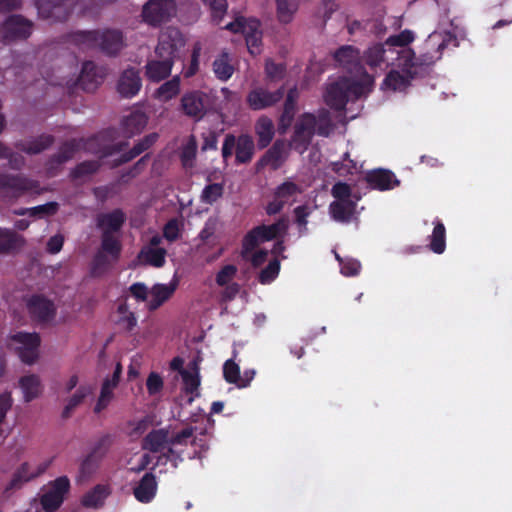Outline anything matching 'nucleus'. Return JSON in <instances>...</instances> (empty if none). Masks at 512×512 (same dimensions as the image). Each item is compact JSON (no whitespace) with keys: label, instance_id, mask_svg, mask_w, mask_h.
Listing matches in <instances>:
<instances>
[{"label":"nucleus","instance_id":"e433bc0d","mask_svg":"<svg viewBox=\"0 0 512 512\" xmlns=\"http://www.w3.org/2000/svg\"><path fill=\"white\" fill-rule=\"evenodd\" d=\"M54 142L53 135L41 134L29 141L17 144V148L29 155H36L50 148Z\"/></svg>","mask_w":512,"mask_h":512},{"label":"nucleus","instance_id":"2f4dec72","mask_svg":"<svg viewBox=\"0 0 512 512\" xmlns=\"http://www.w3.org/2000/svg\"><path fill=\"white\" fill-rule=\"evenodd\" d=\"M147 123V115L140 110H135L123 119L122 127L125 135L127 137H132L140 134L146 127Z\"/></svg>","mask_w":512,"mask_h":512},{"label":"nucleus","instance_id":"423d86ee","mask_svg":"<svg viewBox=\"0 0 512 512\" xmlns=\"http://www.w3.org/2000/svg\"><path fill=\"white\" fill-rule=\"evenodd\" d=\"M235 153V164H249L255 155V142L251 135L242 133L235 136L232 133L225 135L221 155L224 162H227Z\"/></svg>","mask_w":512,"mask_h":512},{"label":"nucleus","instance_id":"f704fd0d","mask_svg":"<svg viewBox=\"0 0 512 512\" xmlns=\"http://www.w3.org/2000/svg\"><path fill=\"white\" fill-rule=\"evenodd\" d=\"M254 228L261 242H266L274 240L284 234L288 229V222L285 217H281L271 225L261 224Z\"/></svg>","mask_w":512,"mask_h":512},{"label":"nucleus","instance_id":"0eeeda50","mask_svg":"<svg viewBox=\"0 0 512 512\" xmlns=\"http://www.w3.org/2000/svg\"><path fill=\"white\" fill-rule=\"evenodd\" d=\"M111 444V435L105 434L101 436L93 444L90 451L80 459L77 476L79 482L88 481L96 474Z\"/></svg>","mask_w":512,"mask_h":512},{"label":"nucleus","instance_id":"338daca9","mask_svg":"<svg viewBox=\"0 0 512 512\" xmlns=\"http://www.w3.org/2000/svg\"><path fill=\"white\" fill-rule=\"evenodd\" d=\"M65 163L57 154L51 155L45 163L46 175L48 177L57 176Z\"/></svg>","mask_w":512,"mask_h":512},{"label":"nucleus","instance_id":"9d476101","mask_svg":"<svg viewBox=\"0 0 512 512\" xmlns=\"http://www.w3.org/2000/svg\"><path fill=\"white\" fill-rule=\"evenodd\" d=\"M33 30V22L20 14L8 16L0 25V37L3 43L9 44L28 39Z\"/></svg>","mask_w":512,"mask_h":512},{"label":"nucleus","instance_id":"c756f323","mask_svg":"<svg viewBox=\"0 0 512 512\" xmlns=\"http://www.w3.org/2000/svg\"><path fill=\"white\" fill-rule=\"evenodd\" d=\"M358 200L359 197H355V200L333 201L329 206L331 217L337 222L349 223L355 214Z\"/></svg>","mask_w":512,"mask_h":512},{"label":"nucleus","instance_id":"79ce46f5","mask_svg":"<svg viewBox=\"0 0 512 512\" xmlns=\"http://www.w3.org/2000/svg\"><path fill=\"white\" fill-rule=\"evenodd\" d=\"M415 79L398 70H391L383 80V86L393 91H404L410 85L411 81Z\"/></svg>","mask_w":512,"mask_h":512},{"label":"nucleus","instance_id":"6ab92c4d","mask_svg":"<svg viewBox=\"0 0 512 512\" xmlns=\"http://www.w3.org/2000/svg\"><path fill=\"white\" fill-rule=\"evenodd\" d=\"M394 54H397V67L401 69V72L414 78L418 77L424 71L425 66L433 62L432 57L428 62L417 58L415 52L410 48L400 51L395 50Z\"/></svg>","mask_w":512,"mask_h":512},{"label":"nucleus","instance_id":"c9c22d12","mask_svg":"<svg viewBox=\"0 0 512 512\" xmlns=\"http://www.w3.org/2000/svg\"><path fill=\"white\" fill-rule=\"evenodd\" d=\"M19 386L23 392L24 401L27 403L38 398L43 390L41 380L36 374L21 377L19 379Z\"/></svg>","mask_w":512,"mask_h":512},{"label":"nucleus","instance_id":"ddd939ff","mask_svg":"<svg viewBox=\"0 0 512 512\" xmlns=\"http://www.w3.org/2000/svg\"><path fill=\"white\" fill-rule=\"evenodd\" d=\"M30 318L38 324H48L54 320L57 308L54 302L44 295L34 294L26 302Z\"/></svg>","mask_w":512,"mask_h":512},{"label":"nucleus","instance_id":"4be33fe9","mask_svg":"<svg viewBox=\"0 0 512 512\" xmlns=\"http://www.w3.org/2000/svg\"><path fill=\"white\" fill-rule=\"evenodd\" d=\"M105 73L93 61H85L78 78V84L86 92H94L102 84Z\"/></svg>","mask_w":512,"mask_h":512},{"label":"nucleus","instance_id":"6e6552de","mask_svg":"<svg viewBox=\"0 0 512 512\" xmlns=\"http://www.w3.org/2000/svg\"><path fill=\"white\" fill-rule=\"evenodd\" d=\"M40 192L37 180L30 179L23 174L0 173V194L2 197L16 200L27 193Z\"/></svg>","mask_w":512,"mask_h":512},{"label":"nucleus","instance_id":"c85d7f7f","mask_svg":"<svg viewBox=\"0 0 512 512\" xmlns=\"http://www.w3.org/2000/svg\"><path fill=\"white\" fill-rule=\"evenodd\" d=\"M299 93L296 87L288 90L279 119V130L285 132L292 124L297 110V99Z\"/></svg>","mask_w":512,"mask_h":512},{"label":"nucleus","instance_id":"5fc2aeb1","mask_svg":"<svg viewBox=\"0 0 512 512\" xmlns=\"http://www.w3.org/2000/svg\"><path fill=\"white\" fill-rule=\"evenodd\" d=\"M181 376L184 385V391L187 394H194L198 396V388L200 386V377L197 371L190 372L187 370L181 371Z\"/></svg>","mask_w":512,"mask_h":512},{"label":"nucleus","instance_id":"bb28decb","mask_svg":"<svg viewBox=\"0 0 512 512\" xmlns=\"http://www.w3.org/2000/svg\"><path fill=\"white\" fill-rule=\"evenodd\" d=\"M157 492L156 477L152 472H147L133 489L135 498L141 503H149Z\"/></svg>","mask_w":512,"mask_h":512},{"label":"nucleus","instance_id":"052dcab7","mask_svg":"<svg viewBox=\"0 0 512 512\" xmlns=\"http://www.w3.org/2000/svg\"><path fill=\"white\" fill-rule=\"evenodd\" d=\"M337 260L340 263V270L344 276H356L361 270V263L352 258L341 259L336 255Z\"/></svg>","mask_w":512,"mask_h":512},{"label":"nucleus","instance_id":"603ef678","mask_svg":"<svg viewBox=\"0 0 512 512\" xmlns=\"http://www.w3.org/2000/svg\"><path fill=\"white\" fill-rule=\"evenodd\" d=\"M414 38V33L411 30L405 29L399 34L388 37L386 45L391 49H394L395 47L406 49L405 47L413 42Z\"/></svg>","mask_w":512,"mask_h":512},{"label":"nucleus","instance_id":"774afa93","mask_svg":"<svg viewBox=\"0 0 512 512\" xmlns=\"http://www.w3.org/2000/svg\"><path fill=\"white\" fill-rule=\"evenodd\" d=\"M311 214V209L307 205H300L294 209L295 222L299 226L300 231L307 230V218Z\"/></svg>","mask_w":512,"mask_h":512},{"label":"nucleus","instance_id":"5701e85b","mask_svg":"<svg viewBox=\"0 0 512 512\" xmlns=\"http://www.w3.org/2000/svg\"><path fill=\"white\" fill-rule=\"evenodd\" d=\"M365 181L370 188L380 191L391 190L400 184L392 171L382 168L368 171Z\"/></svg>","mask_w":512,"mask_h":512},{"label":"nucleus","instance_id":"864d4df0","mask_svg":"<svg viewBox=\"0 0 512 512\" xmlns=\"http://www.w3.org/2000/svg\"><path fill=\"white\" fill-rule=\"evenodd\" d=\"M280 271V262L278 259H273L269 262V264L260 271L258 276V281L261 284H269L274 281Z\"/></svg>","mask_w":512,"mask_h":512},{"label":"nucleus","instance_id":"49530a36","mask_svg":"<svg viewBox=\"0 0 512 512\" xmlns=\"http://www.w3.org/2000/svg\"><path fill=\"white\" fill-rule=\"evenodd\" d=\"M429 248L436 254H442L446 248V229L441 221L435 223L430 236Z\"/></svg>","mask_w":512,"mask_h":512},{"label":"nucleus","instance_id":"de8ad7c7","mask_svg":"<svg viewBox=\"0 0 512 512\" xmlns=\"http://www.w3.org/2000/svg\"><path fill=\"white\" fill-rule=\"evenodd\" d=\"M90 393V388L86 386H80L76 392L69 398L66 406L64 407L61 417L68 419L71 417L74 409L79 406L87 395Z\"/></svg>","mask_w":512,"mask_h":512},{"label":"nucleus","instance_id":"a211bd4d","mask_svg":"<svg viewBox=\"0 0 512 512\" xmlns=\"http://www.w3.org/2000/svg\"><path fill=\"white\" fill-rule=\"evenodd\" d=\"M67 2L68 0H36L35 5L40 18L52 22H63L70 15Z\"/></svg>","mask_w":512,"mask_h":512},{"label":"nucleus","instance_id":"4468645a","mask_svg":"<svg viewBox=\"0 0 512 512\" xmlns=\"http://www.w3.org/2000/svg\"><path fill=\"white\" fill-rule=\"evenodd\" d=\"M70 490V480L67 476H60L50 483V489L40 497L44 511L55 512L62 505L65 495Z\"/></svg>","mask_w":512,"mask_h":512},{"label":"nucleus","instance_id":"a19ab883","mask_svg":"<svg viewBox=\"0 0 512 512\" xmlns=\"http://www.w3.org/2000/svg\"><path fill=\"white\" fill-rule=\"evenodd\" d=\"M109 493L110 491L107 485L97 484L82 497L81 503L87 508L101 507Z\"/></svg>","mask_w":512,"mask_h":512},{"label":"nucleus","instance_id":"4c0bfd02","mask_svg":"<svg viewBox=\"0 0 512 512\" xmlns=\"http://www.w3.org/2000/svg\"><path fill=\"white\" fill-rule=\"evenodd\" d=\"M167 251L164 248L143 247L138 253L137 259L143 265L156 268L164 266Z\"/></svg>","mask_w":512,"mask_h":512},{"label":"nucleus","instance_id":"f03ea898","mask_svg":"<svg viewBox=\"0 0 512 512\" xmlns=\"http://www.w3.org/2000/svg\"><path fill=\"white\" fill-rule=\"evenodd\" d=\"M66 41L81 50L99 49L108 56H116L125 47L123 32L118 29L79 30L66 35Z\"/></svg>","mask_w":512,"mask_h":512},{"label":"nucleus","instance_id":"c03bdc74","mask_svg":"<svg viewBox=\"0 0 512 512\" xmlns=\"http://www.w3.org/2000/svg\"><path fill=\"white\" fill-rule=\"evenodd\" d=\"M213 71L216 77L221 81H227L231 78L234 68L230 63L229 54L222 52L213 62Z\"/></svg>","mask_w":512,"mask_h":512},{"label":"nucleus","instance_id":"f257e3e1","mask_svg":"<svg viewBox=\"0 0 512 512\" xmlns=\"http://www.w3.org/2000/svg\"><path fill=\"white\" fill-rule=\"evenodd\" d=\"M185 46V38L177 28H168L163 32L155 49L157 59L150 60L145 66V75L152 82H159L171 74L175 59Z\"/></svg>","mask_w":512,"mask_h":512},{"label":"nucleus","instance_id":"dca6fc26","mask_svg":"<svg viewBox=\"0 0 512 512\" xmlns=\"http://www.w3.org/2000/svg\"><path fill=\"white\" fill-rule=\"evenodd\" d=\"M285 94L284 86L270 92L263 87H256L249 91L246 97L248 107L254 111L264 110L278 103Z\"/></svg>","mask_w":512,"mask_h":512},{"label":"nucleus","instance_id":"1a4fd4ad","mask_svg":"<svg viewBox=\"0 0 512 512\" xmlns=\"http://www.w3.org/2000/svg\"><path fill=\"white\" fill-rule=\"evenodd\" d=\"M175 13V0H148L142 7L141 16L149 26L159 27L170 21Z\"/></svg>","mask_w":512,"mask_h":512},{"label":"nucleus","instance_id":"7ed1b4c3","mask_svg":"<svg viewBox=\"0 0 512 512\" xmlns=\"http://www.w3.org/2000/svg\"><path fill=\"white\" fill-rule=\"evenodd\" d=\"M108 132H100L88 139L72 138L61 144L56 153L64 162L71 160L80 148L97 155L100 159H105L117 153L123 152L129 145L128 141H119L116 143H104Z\"/></svg>","mask_w":512,"mask_h":512},{"label":"nucleus","instance_id":"680f3d73","mask_svg":"<svg viewBox=\"0 0 512 512\" xmlns=\"http://www.w3.org/2000/svg\"><path fill=\"white\" fill-rule=\"evenodd\" d=\"M59 205L57 202H48L43 205H38L29 208V216L31 217H44L52 216L57 213Z\"/></svg>","mask_w":512,"mask_h":512},{"label":"nucleus","instance_id":"6e6d98bb","mask_svg":"<svg viewBox=\"0 0 512 512\" xmlns=\"http://www.w3.org/2000/svg\"><path fill=\"white\" fill-rule=\"evenodd\" d=\"M203 3L208 6L211 10L212 20L219 24L226 11H227V1L226 0H203Z\"/></svg>","mask_w":512,"mask_h":512},{"label":"nucleus","instance_id":"393cba45","mask_svg":"<svg viewBox=\"0 0 512 512\" xmlns=\"http://www.w3.org/2000/svg\"><path fill=\"white\" fill-rule=\"evenodd\" d=\"M141 87L142 81L139 72L134 68L124 70L117 84V90L124 98L134 97Z\"/></svg>","mask_w":512,"mask_h":512},{"label":"nucleus","instance_id":"39448f33","mask_svg":"<svg viewBox=\"0 0 512 512\" xmlns=\"http://www.w3.org/2000/svg\"><path fill=\"white\" fill-rule=\"evenodd\" d=\"M125 221V213L119 208L97 215L96 226L101 230V241L104 250L116 252L118 246H122L119 237L115 234L121 231Z\"/></svg>","mask_w":512,"mask_h":512},{"label":"nucleus","instance_id":"f3484780","mask_svg":"<svg viewBox=\"0 0 512 512\" xmlns=\"http://www.w3.org/2000/svg\"><path fill=\"white\" fill-rule=\"evenodd\" d=\"M208 100V95L202 91L186 92L181 98V109L186 116L200 120L207 112Z\"/></svg>","mask_w":512,"mask_h":512},{"label":"nucleus","instance_id":"e2e57ef3","mask_svg":"<svg viewBox=\"0 0 512 512\" xmlns=\"http://www.w3.org/2000/svg\"><path fill=\"white\" fill-rule=\"evenodd\" d=\"M286 67L282 63H275L272 60H267L265 64V73L269 80H280L284 78Z\"/></svg>","mask_w":512,"mask_h":512},{"label":"nucleus","instance_id":"20e7f679","mask_svg":"<svg viewBox=\"0 0 512 512\" xmlns=\"http://www.w3.org/2000/svg\"><path fill=\"white\" fill-rule=\"evenodd\" d=\"M363 91L364 87L360 82L342 77L327 86L324 98L332 109L344 111L348 101L360 98Z\"/></svg>","mask_w":512,"mask_h":512},{"label":"nucleus","instance_id":"8fccbe9b","mask_svg":"<svg viewBox=\"0 0 512 512\" xmlns=\"http://www.w3.org/2000/svg\"><path fill=\"white\" fill-rule=\"evenodd\" d=\"M334 129V124L327 110H322L316 116V133L319 136L328 137Z\"/></svg>","mask_w":512,"mask_h":512},{"label":"nucleus","instance_id":"37998d69","mask_svg":"<svg viewBox=\"0 0 512 512\" xmlns=\"http://www.w3.org/2000/svg\"><path fill=\"white\" fill-rule=\"evenodd\" d=\"M302 193V188L291 180H285L278 185L273 193V197L283 201L286 205L291 199Z\"/></svg>","mask_w":512,"mask_h":512},{"label":"nucleus","instance_id":"9b49d317","mask_svg":"<svg viewBox=\"0 0 512 512\" xmlns=\"http://www.w3.org/2000/svg\"><path fill=\"white\" fill-rule=\"evenodd\" d=\"M11 341L18 345L16 352L23 363L31 365L37 361L41 344L38 333L17 332L11 336Z\"/></svg>","mask_w":512,"mask_h":512},{"label":"nucleus","instance_id":"ea45409f","mask_svg":"<svg viewBox=\"0 0 512 512\" xmlns=\"http://www.w3.org/2000/svg\"><path fill=\"white\" fill-rule=\"evenodd\" d=\"M176 289L175 284H155L151 288V300L148 303V309L154 311L164 304L173 295Z\"/></svg>","mask_w":512,"mask_h":512},{"label":"nucleus","instance_id":"3c124183","mask_svg":"<svg viewBox=\"0 0 512 512\" xmlns=\"http://www.w3.org/2000/svg\"><path fill=\"white\" fill-rule=\"evenodd\" d=\"M278 19L282 23H289L292 19L297 5L294 0H276Z\"/></svg>","mask_w":512,"mask_h":512},{"label":"nucleus","instance_id":"bf43d9fd","mask_svg":"<svg viewBox=\"0 0 512 512\" xmlns=\"http://www.w3.org/2000/svg\"><path fill=\"white\" fill-rule=\"evenodd\" d=\"M223 377L226 382L236 384L240 380V368L232 359L227 360L223 365Z\"/></svg>","mask_w":512,"mask_h":512},{"label":"nucleus","instance_id":"473e14b6","mask_svg":"<svg viewBox=\"0 0 512 512\" xmlns=\"http://www.w3.org/2000/svg\"><path fill=\"white\" fill-rule=\"evenodd\" d=\"M35 479L33 467L29 462H23L13 473L11 480L5 486L4 492L9 493L20 489L25 483Z\"/></svg>","mask_w":512,"mask_h":512},{"label":"nucleus","instance_id":"0e129e2a","mask_svg":"<svg viewBox=\"0 0 512 512\" xmlns=\"http://www.w3.org/2000/svg\"><path fill=\"white\" fill-rule=\"evenodd\" d=\"M332 196L336 199L335 201H348L353 200L351 198L352 191L349 184L345 182H337L333 185L331 190Z\"/></svg>","mask_w":512,"mask_h":512},{"label":"nucleus","instance_id":"13d9d810","mask_svg":"<svg viewBox=\"0 0 512 512\" xmlns=\"http://www.w3.org/2000/svg\"><path fill=\"white\" fill-rule=\"evenodd\" d=\"M262 243L259 235L256 233L255 228H252L250 231L246 233L242 240V251L241 255L243 258H246L249 253L254 251V249Z\"/></svg>","mask_w":512,"mask_h":512},{"label":"nucleus","instance_id":"aec40b11","mask_svg":"<svg viewBox=\"0 0 512 512\" xmlns=\"http://www.w3.org/2000/svg\"><path fill=\"white\" fill-rule=\"evenodd\" d=\"M122 246H118V251H107L103 249L101 241L99 250L95 253L90 264V274L92 277H101L106 274L113 263L120 259Z\"/></svg>","mask_w":512,"mask_h":512},{"label":"nucleus","instance_id":"412c9836","mask_svg":"<svg viewBox=\"0 0 512 512\" xmlns=\"http://www.w3.org/2000/svg\"><path fill=\"white\" fill-rule=\"evenodd\" d=\"M286 160V144L283 140H276L273 145L256 162L257 172L269 166L273 171L278 170Z\"/></svg>","mask_w":512,"mask_h":512},{"label":"nucleus","instance_id":"09e8293b","mask_svg":"<svg viewBox=\"0 0 512 512\" xmlns=\"http://www.w3.org/2000/svg\"><path fill=\"white\" fill-rule=\"evenodd\" d=\"M101 167V163L98 160H85L78 163L70 172V177L73 180L83 178L88 175H93Z\"/></svg>","mask_w":512,"mask_h":512},{"label":"nucleus","instance_id":"2eb2a0df","mask_svg":"<svg viewBox=\"0 0 512 512\" xmlns=\"http://www.w3.org/2000/svg\"><path fill=\"white\" fill-rule=\"evenodd\" d=\"M225 29L234 33H242L245 36L247 47L251 54L259 52L261 44V33L259 31V21L251 20L249 23L243 17L225 25Z\"/></svg>","mask_w":512,"mask_h":512},{"label":"nucleus","instance_id":"b1692460","mask_svg":"<svg viewBox=\"0 0 512 512\" xmlns=\"http://www.w3.org/2000/svg\"><path fill=\"white\" fill-rule=\"evenodd\" d=\"M334 60L349 73H358L362 69L360 62V51L352 45H344L338 48Z\"/></svg>","mask_w":512,"mask_h":512},{"label":"nucleus","instance_id":"a18cd8bd","mask_svg":"<svg viewBox=\"0 0 512 512\" xmlns=\"http://www.w3.org/2000/svg\"><path fill=\"white\" fill-rule=\"evenodd\" d=\"M180 91V77L174 76L172 79L164 82L156 91L155 97L163 102H167L178 95Z\"/></svg>","mask_w":512,"mask_h":512},{"label":"nucleus","instance_id":"f8f14e48","mask_svg":"<svg viewBox=\"0 0 512 512\" xmlns=\"http://www.w3.org/2000/svg\"><path fill=\"white\" fill-rule=\"evenodd\" d=\"M316 133V116L311 113H304L300 116L294 126L291 143L295 150L304 152L311 144Z\"/></svg>","mask_w":512,"mask_h":512},{"label":"nucleus","instance_id":"69168bd1","mask_svg":"<svg viewBox=\"0 0 512 512\" xmlns=\"http://www.w3.org/2000/svg\"><path fill=\"white\" fill-rule=\"evenodd\" d=\"M237 268L235 265L228 264L220 269L216 274V283L219 286L227 285L236 275Z\"/></svg>","mask_w":512,"mask_h":512},{"label":"nucleus","instance_id":"58836bf2","mask_svg":"<svg viewBox=\"0 0 512 512\" xmlns=\"http://www.w3.org/2000/svg\"><path fill=\"white\" fill-rule=\"evenodd\" d=\"M24 238L9 229H0V254H9L21 249Z\"/></svg>","mask_w":512,"mask_h":512},{"label":"nucleus","instance_id":"a878e982","mask_svg":"<svg viewBox=\"0 0 512 512\" xmlns=\"http://www.w3.org/2000/svg\"><path fill=\"white\" fill-rule=\"evenodd\" d=\"M157 139V133H150L145 135L129 151L123 152L118 158L114 159L112 162V167L116 168L132 161L137 156L150 149L155 144Z\"/></svg>","mask_w":512,"mask_h":512},{"label":"nucleus","instance_id":"72a5a7b5","mask_svg":"<svg viewBox=\"0 0 512 512\" xmlns=\"http://www.w3.org/2000/svg\"><path fill=\"white\" fill-rule=\"evenodd\" d=\"M255 133L259 149L268 147L275 135L273 121L267 116L259 117L255 123Z\"/></svg>","mask_w":512,"mask_h":512},{"label":"nucleus","instance_id":"7c9ffc66","mask_svg":"<svg viewBox=\"0 0 512 512\" xmlns=\"http://www.w3.org/2000/svg\"><path fill=\"white\" fill-rule=\"evenodd\" d=\"M388 53L394 55L395 49H391L385 43H376L369 47L365 52V62L370 67H377L382 63H389V61L394 60V57H388Z\"/></svg>","mask_w":512,"mask_h":512},{"label":"nucleus","instance_id":"cd10ccee","mask_svg":"<svg viewBox=\"0 0 512 512\" xmlns=\"http://www.w3.org/2000/svg\"><path fill=\"white\" fill-rule=\"evenodd\" d=\"M170 445L169 431L165 428L151 430L142 440V449L152 453L163 451Z\"/></svg>","mask_w":512,"mask_h":512},{"label":"nucleus","instance_id":"4d7b16f0","mask_svg":"<svg viewBox=\"0 0 512 512\" xmlns=\"http://www.w3.org/2000/svg\"><path fill=\"white\" fill-rule=\"evenodd\" d=\"M223 194V186L219 183H212L207 186L202 191L201 200L206 204H213L216 202Z\"/></svg>","mask_w":512,"mask_h":512}]
</instances>
